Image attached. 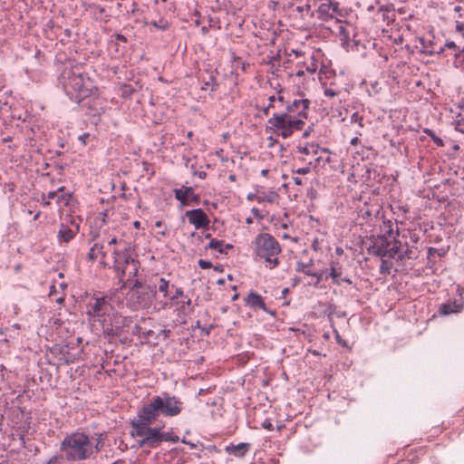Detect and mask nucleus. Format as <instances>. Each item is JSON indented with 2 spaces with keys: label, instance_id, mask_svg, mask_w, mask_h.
Segmentation results:
<instances>
[{
  "label": "nucleus",
  "instance_id": "7c9ffc66",
  "mask_svg": "<svg viewBox=\"0 0 464 464\" xmlns=\"http://www.w3.org/2000/svg\"><path fill=\"white\" fill-rule=\"evenodd\" d=\"M314 266V260L311 258L307 262L297 261L295 266V271L297 273L304 274L305 276H310L312 272V266Z\"/></svg>",
  "mask_w": 464,
  "mask_h": 464
},
{
  "label": "nucleus",
  "instance_id": "4468645a",
  "mask_svg": "<svg viewBox=\"0 0 464 464\" xmlns=\"http://www.w3.org/2000/svg\"><path fill=\"white\" fill-rule=\"evenodd\" d=\"M82 218L79 216L66 215L60 224L57 241L60 245L72 241L80 232Z\"/></svg>",
  "mask_w": 464,
  "mask_h": 464
},
{
  "label": "nucleus",
  "instance_id": "6e6d98bb",
  "mask_svg": "<svg viewBox=\"0 0 464 464\" xmlns=\"http://www.w3.org/2000/svg\"><path fill=\"white\" fill-rule=\"evenodd\" d=\"M198 264L201 269H208L212 267V263L209 260L199 259Z\"/></svg>",
  "mask_w": 464,
  "mask_h": 464
},
{
  "label": "nucleus",
  "instance_id": "6ab92c4d",
  "mask_svg": "<svg viewBox=\"0 0 464 464\" xmlns=\"http://www.w3.org/2000/svg\"><path fill=\"white\" fill-rule=\"evenodd\" d=\"M185 216L188 218V222L197 229L208 227L209 224V219L202 208L188 210Z\"/></svg>",
  "mask_w": 464,
  "mask_h": 464
},
{
  "label": "nucleus",
  "instance_id": "b1692460",
  "mask_svg": "<svg viewBox=\"0 0 464 464\" xmlns=\"http://www.w3.org/2000/svg\"><path fill=\"white\" fill-rule=\"evenodd\" d=\"M250 450V444L241 442L237 445H229L227 446L226 451L232 456L237 457V458H243L246 456V454Z\"/></svg>",
  "mask_w": 464,
  "mask_h": 464
},
{
  "label": "nucleus",
  "instance_id": "c03bdc74",
  "mask_svg": "<svg viewBox=\"0 0 464 464\" xmlns=\"http://www.w3.org/2000/svg\"><path fill=\"white\" fill-rule=\"evenodd\" d=\"M89 7L91 9H92V17L95 19V20H98L102 17V15L103 14V13L105 12V8L101 6V5H95V4H92L89 5Z\"/></svg>",
  "mask_w": 464,
  "mask_h": 464
},
{
  "label": "nucleus",
  "instance_id": "0eeeda50",
  "mask_svg": "<svg viewBox=\"0 0 464 464\" xmlns=\"http://www.w3.org/2000/svg\"><path fill=\"white\" fill-rule=\"evenodd\" d=\"M112 298L101 292L93 293L88 296L85 304V314L89 324L93 326H101L114 311Z\"/></svg>",
  "mask_w": 464,
  "mask_h": 464
},
{
  "label": "nucleus",
  "instance_id": "2f4dec72",
  "mask_svg": "<svg viewBox=\"0 0 464 464\" xmlns=\"http://www.w3.org/2000/svg\"><path fill=\"white\" fill-rule=\"evenodd\" d=\"M174 288L175 285H170L169 284V281L166 280L165 278L163 277H160L159 279V284H158V290L160 294H162L163 297L168 300L169 297V288Z\"/></svg>",
  "mask_w": 464,
  "mask_h": 464
},
{
  "label": "nucleus",
  "instance_id": "ea45409f",
  "mask_svg": "<svg viewBox=\"0 0 464 464\" xmlns=\"http://www.w3.org/2000/svg\"><path fill=\"white\" fill-rule=\"evenodd\" d=\"M325 270H318V271H315L314 270L312 272V275L310 276L315 278V281L312 284L314 286H318V285L324 280V279H328L329 277V275L328 276H324L325 275Z\"/></svg>",
  "mask_w": 464,
  "mask_h": 464
},
{
  "label": "nucleus",
  "instance_id": "a18cd8bd",
  "mask_svg": "<svg viewBox=\"0 0 464 464\" xmlns=\"http://www.w3.org/2000/svg\"><path fill=\"white\" fill-rule=\"evenodd\" d=\"M149 24L150 26H153L156 29L162 30V31H165V30L169 29V22L164 19H160L159 22L151 21V22H150Z\"/></svg>",
  "mask_w": 464,
  "mask_h": 464
},
{
  "label": "nucleus",
  "instance_id": "603ef678",
  "mask_svg": "<svg viewBox=\"0 0 464 464\" xmlns=\"http://www.w3.org/2000/svg\"><path fill=\"white\" fill-rule=\"evenodd\" d=\"M191 237H197V239L200 242H202L204 239H211V235L209 233L205 232H202L200 234L197 232H192Z\"/></svg>",
  "mask_w": 464,
  "mask_h": 464
},
{
  "label": "nucleus",
  "instance_id": "680f3d73",
  "mask_svg": "<svg viewBox=\"0 0 464 464\" xmlns=\"http://www.w3.org/2000/svg\"><path fill=\"white\" fill-rule=\"evenodd\" d=\"M298 70L295 72V75L297 77H303L305 73L304 68L300 65V63H297Z\"/></svg>",
  "mask_w": 464,
  "mask_h": 464
},
{
  "label": "nucleus",
  "instance_id": "f257e3e1",
  "mask_svg": "<svg viewBox=\"0 0 464 464\" xmlns=\"http://www.w3.org/2000/svg\"><path fill=\"white\" fill-rule=\"evenodd\" d=\"M311 104V100L304 92H297L288 100L285 109L272 113L266 121V131L285 140L292 137L295 131L304 129Z\"/></svg>",
  "mask_w": 464,
  "mask_h": 464
},
{
  "label": "nucleus",
  "instance_id": "bf43d9fd",
  "mask_svg": "<svg viewBox=\"0 0 464 464\" xmlns=\"http://www.w3.org/2000/svg\"><path fill=\"white\" fill-rule=\"evenodd\" d=\"M335 339L338 344L342 345L343 347H348L347 342L341 338L339 333L335 330Z\"/></svg>",
  "mask_w": 464,
  "mask_h": 464
},
{
  "label": "nucleus",
  "instance_id": "9d476101",
  "mask_svg": "<svg viewBox=\"0 0 464 464\" xmlns=\"http://www.w3.org/2000/svg\"><path fill=\"white\" fill-rule=\"evenodd\" d=\"M288 16L300 28H308L314 19V12L308 0H292L284 5Z\"/></svg>",
  "mask_w": 464,
  "mask_h": 464
},
{
  "label": "nucleus",
  "instance_id": "864d4df0",
  "mask_svg": "<svg viewBox=\"0 0 464 464\" xmlns=\"http://www.w3.org/2000/svg\"><path fill=\"white\" fill-rule=\"evenodd\" d=\"M280 56L277 55H267L266 59L264 60V63L267 65H271L275 63H277L279 61Z\"/></svg>",
  "mask_w": 464,
  "mask_h": 464
},
{
  "label": "nucleus",
  "instance_id": "69168bd1",
  "mask_svg": "<svg viewBox=\"0 0 464 464\" xmlns=\"http://www.w3.org/2000/svg\"><path fill=\"white\" fill-rule=\"evenodd\" d=\"M56 196H59V188L56 190L49 191L46 195L48 199H55Z\"/></svg>",
  "mask_w": 464,
  "mask_h": 464
},
{
  "label": "nucleus",
  "instance_id": "a19ab883",
  "mask_svg": "<svg viewBox=\"0 0 464 464\" xmlns=\"http://www.w3.org/2000/svg\"><path fill=\"white\" fill-rule=\"evenodd\" d=\"M174 195L176 199H178L182 206L189 205L186 191L183 190L182 188L174 189Z\"/></svg>",
  "mask_w": 464,
  "mask_h": 464
},
{
  "label": "nucleus",
  "instance_id": "aec40b11",
  "mask_svg": "<svg viewBox=\"0 0 464 464\" xmlns=\"http://www.w3.org/2000/svg\"><path fill=\"white\" fill-rule=\"evenodd\" d=\"M320 152H324V154H329V150L326 148H322L319 144L314 142H307L305 145H299L296 147V153L302 156H316Z\"/></svg>",
  "mask_w": 464,
  "mask_h": 464
},
{
  "label": "nucleus",
  "instance_id": "39448f33",
  "mask_svg": "<svg viewBox=\"0 0 464 464\" xmlns=\"http://www.w3.org/2000/svg\"><path fill=\"white\" fill-rule=\"evenodd\" d=\"M253 256L256 261L263 262L268 269L280 265L279 256L282 247L277 239L269 233H259L252 242Z\"/></svg>",
  "mask_w": 464,
  "mask_h": 464
},
{
  "label": "nucleus",
  "instance_id": "9b49d317",
  "mask_svg": "<svg viewBox=\"0 0 464 464\" xmlns=\"http://www.w3.org/2000/svg\"><path fill=\"white\" fill-rule=\"evenodd\" d=\"M127 285L130 287L128 302L134 309L148 307L152 301V297L156 295V291L153 288L143 285L138 279H132V282H128Z\"/></svg>",
  "mask_w": 464,
  "mask_h": 464
},
{
  "label": "nucleus",
  "instance_id": "423d86ee",
  "mask_svg": "<svg viewBox=\"0 0 464 464\" xmlns=\"http://www.w3.org/2000/svg\"><path fill=\"white\" fill-rule=\"evenodd\" d=\"M382 230V235L373 239L369 253L380 257L395 258L399 253V247L401 246V242L397 239L399 228L392 221L384 220Z\"/></svg>",
  "mask_w": 464,
  "mask_h": 464
},
{
  "label": "nucleus",
  "instance_id": "f8f14e48",
  "mask_svg": "<svg viewBox=\"0 0 464 464\" xmlns=\"http://www.w3.org/2000/svg\"><path fill=\"white\" fill-rule=\"evenodd\" d=\"M131 324V317L124 316L114 310L100 329L105 337L111 339L127 334Z\"/></svg>",
  "mask_w": 464,
  "mask_h": 464
},
{
  "label": "nucleus",
  "instance_id": "49530a36",
  "mask_svg": "<svg viewBox=\"0 0 464 464\" xmlns=\"http://www.w3.org/2000/svg\"><path fill=\"white\" fill-rule=\"evenodd\" d=\"M442 47H444V50L446 48L452 49L454 51L455 56H458L459 53L463 52V50H461L459 46H458L454 42L450 41L446 42L444 44H442Z\"/></svg>",
  "mask_w": 464,
  "mask_h": 464
},
{
  "label": "nucleus",
  "instance_id": "052dcab7",
  "mask_svg": "<svg viewBox=\"0 0 464 464\" xmlns=\"http://www.w3.org/2000/svg\"><path fill=\"white\" fill-rule=\"evenodd\" d=\"M113 37L118 42H121V43H124V44H126L128 42L127 37L125 35L120 34V33L114 34Z\"/></svg>",
  "mask_w": 464,
  "mask_h": 464
},
{
  "label": "nucleus",
  "instance_id": "a211bd4d",
  "mask_svg": "<svg viewBox=\"0 0 464 464\" xmlns=\"http://www.w3.org/2000/svg\"><path fill=\"white\" fill-rule=\"evenodd\" d=\"M230 54V75L235 79H237L241 74L246 72V68L249 63L242 59V57L237 55L236 52L229 50Z\"/></svg>",
  "mask_w": 464,
  "mask_h": 464
},
{
  "label": "nucleus",
  "instance_id": "6e6552de",
  "mask_svg": "<svg viewBox=\"0 0 464 464\" xmlns=\"http://www.w3.org/2000/svg\"><path fill=\"white\" fill-rule=\"evenodd\" d=\"M184 408L183 401L177 396L169 392L152 397L150 402L145 403L140 409L159 419L164 417H176L181 413Z\"/></svg>",
  "mask_w": 464,
  "mask_h": 464
},
{
  "label": "nucleus",
  "instance_id": "5fc2aeb1",
  "mask_svg": "<svg viewBox=\"0 0 464 464\" xmlns=\"http://www.w3.org/2000/svg\"><path fill=\"white\" fill-rule=\"evenodd\" d=\"M183 190L186 191L187 198L188 199V197L192 196L193 199L198 202V197L194 195V189L191 187H181Z\"/></svg>",
  "mask_w": 464,
  "mask_h": 464
},
{
  "label": "nucleus",
  "instance_id": "37998d69",
  "mask_svg": "<svg viewBox=\"0 0 464 464\" xmlns=\"http://www.w3.org/2000/svg\"><path fill=\"white\" fill-rule=\"evenodd\" d=\"M322 87L325 97L333 98L339 94V91L333 88L332 83L330 86H327L325 82H322Z\"/></svg>",
  "mask_w": 464,
  "mask_h": 464
},
{
  "label": "nucleus",
  "instance_id": "ddd939ff",
  "mask_svg": "<svg viewBox=\"0 0 464 464\" xmlns=\"http://www.w3.org/2000/svg\"><path fill=\"white\" fill-rule=\"evenodd\" d=\"M320 5L316 9L317 18L324 23L335 20L342 23V19L348 14L347 8L341 6L336 0H318Z\"/></svg>",
  "mask_w": 464,
  "mask_h": 464
},
{
  "label": "nucleus",
  "instance_id": "774afa93",
  "mask_svg": "<svg viewBox=\"0 0 464 464\" xmlns=\"http://www.w3.org/2000/svg\"><path fill=\"white\" fill-rule=\"evenodd\" d=\"M456 31L464 36V23H459L456 25Z\"/></svg>",
  "mask_w": 464,
  "mask_h": 464
},
{
  "label": "nucleus",
  "instance_id": "473e14b6",
  "mask_svg": "<svg viewBox=\"0 0 464 464\" xmlns=\"http://www.w3.org/2000/svg\"><path fill=\"white\" fill-rule=\"evenodd\" d=\"M72 198V194L69 192H65L64 187L59 188V196L55 197V201L58 205L68 206L69 202Z\"/></svg>",
  "mask_w": 464,
  "mask_h": 464
},
{
  "label": "nucleus",
  "instance_id": "393cba45",
  "mask_svg": "<svg viewBox=\"0 0 464 464\" xmlns=\"http://www.w3.org/2000/svg\"><path fill=\"white\" fill-rule=\"evenodd\" d=\"M121 2H119L117 4V6L119 9H122L124 11V14L127 17H130L134 15L138 11V3L136 0H121Z\"/></svg>",
  "mask_w": 464,
  "mask_h": 464
},
{
  "label": "nucleus",
  "instance_id": "c9c22d12",
  "mask_svg": "<svg viewBox=\"0 0 464 464\" xmlns=\"http://www.w3.org/2000/svg\"><path fill=\"white\" fill-rule=\"evenodd\" d=\"M214 249V250H218V252L219 254H224L226 253L225 250H224V241L223 240H218L217 238H211L209 243L208 244V246H205V249Z\"/></svg>",
  "mask_w": 464,
  "mask_h": 464
},
{
  "label": "nucleus",
  "instance_id": "1a4fd4ad",
  "mask_svg": "<svg viewBox=\"0 0 464 464\" xmlns=\"http://www.w3.org/2000/svg\"><path fill=\"white\" fill-rule=\"evenodd\" d=\"M112 255L113 265L111 267L120 282L122 283L121 288L126 287L128 282H132V279L138 276L140 263L132 256L130 247H126L123 250L114 249Z\"/></svg>",
  "mask_w": 464,
  "mask_h": 464
},
{
  "label": "nucleus",
  "instance_id": "5701e85b",
  "mask_svg": "<svg viewBox=\"0 0 464 464\" xmlns=\"http://www.w3.org/2000/svg\"><path fill=\"white\" fill-rule=\"evenodd\" d=\"M244 302L246 306L252 309H260L264 312H267L266 305L262 296L256 292H249L246 297L244 299Z\"/></svg>",
  "mask_w": 464,
  "mask_h": 464
},
{
  "label": "nucleus",
  "instance_id": "4c0bfd02",
  "mask_svg": "<svg viewBox=\"0 0 464 464\" xmlns=\"http://www.w3.org/2000/svg\"><path fill=\"white\" fill-rule=\"evenodd\" d=\"M275 91H276V104L280 103L283 106V109H285V104L288 100L285 98V89L278 83L276 87H275Z\"/></svg>",
  "mask_w": 464,
  "mask_h": 464
},
{
  "label": "nucleus",
  "instance_id": "dca6fc26",
  "mask_svg": "<svg viewBox=\"0 0 464 464\" xmlns=\"http://www.w3.org/2000/svg\"><path fill=\"white\" fill-rule=\"evenodd\" d=\"M340 25L338 26V38L341 42V45L343 48H349L352 46V43L353 42L355 44V40L352 39V36H355V28L354 26L350 23H339Z\"/></svg>",
  "mask_w": 464,
  "mask_h": 464
},
{
  "label": "nucleus",
  "instance_id": "7ed1b4c3",
  "mask_svg": "<svg viewBox=\"0 0 464 464\" xmlns=\"http://www.w3.org/2000/svg\"><path fill=\"white\" fill-rule=\"evenodd\" d=\"M60 451L66 461L80 462L91 459L99 448L94 445L93 438L78 430L66 434L60 443Z\"/></svg>",
  "mask_w": 464,
  "mask_h": 464
},
{
  "label": "nucleus",
  "instance_id": "bb28decb",
  "mask_svg": "<svg viewBox=\"0 0 464 464\" xmlns=\"http://www.w3.org/2000/svg\"><path fill=\"white\" fill-rule=\"evenodd\" d=\"M319 53H313L305 61H304L303 67L304 68L305 72L314 74L316 72L319 67Z\"/></svg>",
  "mask_w": 464,
  "mask_h": 464
},
{
  "label": "nucleus",
  "instance_id": "c85d7f7f",
  "mask_svg": "<svg viewBox=\"0 0 464 464\" xmlns=\"http://www.w3.org/2000/svg\"><path fill=\"white\" fill-rule=\"evenodd\" d=\"M267 101H268L267 105L264 106L261 110L263 115L266 116V117H271L272 113L274 111H282L280 109V106L278 104H276V92L274 94L270 95L267 98Z\"/></svg>",
  "mask_w": 464,
  "mask_h": 464
},
{
  "label": "nucleus",
  "instance_id": "f3484780",
  "mask_svg": "<svg viewBox=\"0 0 464 464\" xmlns=\"http://www.w3.org/2000/svg\"><path fill=\"white\" fill-rule=\"evenodd\" d=\"M105 256L104 245L100 242H94L89 249L87 259L91 262L99 261L100 266L103 268H111V266L105 261Z\"/></svg>",
  "mask_w": 464,
  "mask_h": 464
},
{
  "label": "nucleus",
  "instance_id": "412c9836",
  "mask_svg": "<svg viewBox=\"0 0 464 464\" xmlns=\"http://www.w3.org/2000/svg\"><path fill=\"white\" fill-rule=\"evenodd\" d=\"M207 76H201V90L202 91H209L210 93L215 92L218 89V82L217 80L218 72L215 71H207Z\"/></svg>",
  "mask_w": 464,
  "mask_h": 464
},
{
  "label": "nucleus",
  "instance_id": "e2e57ef3",
  "mask_svg": "<svg viewBox=\"0 0 464 464\" xmlns=\"http://www.w3.org/2000/svg\"><path fill=\"white\" fill-rule=\"evenodd\" d=\"M313 130H314V125H313V124H311V125H309V126L304 130V131L303 132L302 137H303V138H304V139H307V138L310 136V134H311V132H312Z\"/></svg>",
  "mask_w": 464,
  "mask_h": 464
},
{
  "label": "nucleus",
  "instance_id": "cd10ccee",
  "mask_svg": "<svg viewBox=\"0 0 464 464\" xmlns=\"http://www.w3.org/2000/svg\"><path fill=\"white\" fill-rule=\"evenodd\" d=\"M279 198V194L274 190L271 189L269 191H258V196H256V201L261 203H270L273 204L277 201Z\"/></svg>",
  "mask_w": 464,
  "mask_h": 464
},
{
  "label": "nucleus",
  "instance_id": "4d7b16f0",
  "mask_svg": "<svg viewBox=\"0 0 464 464\" xmlns=\"http://www.w3.org/2000/svg\"><path fill=\"white\" fill-rule=\"evenodd\" d=\"M279 67H280V63H279V61L277 63H275L273 64L270 65V69H269V72L273 74V75H276L278 76V73H279Z\"/></svg>",
  "mask_w": 464,
  "mask_h": 464
},
{
  "label": "nucleus",
  "instance_id": "8fccbe9b",
  "mask_svg": "<svg viewBox=\"0 0 464 464\" xmlns=\"http://www.w3.org/2000/svg\"><path fill=\"white\" fill-rule=\"evenodd\" d=\"M424 131L431 138L435 144H437L438 146L443 145L442 140L440 137L436 136L431 130L426 129Z\"/></svg>",
  "mask_w": 464,
  "mask_h": 464
},
{
  "label": "nucleus",
  "instance_id": "c756f323",
  "mask_svg": "<svg viewBox=\"0 0 464 464\" xmlns=\"http://www.w3.org/2000/svg\"><path fill=\"white\" fill-rule=\"evenodd\" d=\"M313 169L324 168L327 163L331 161V156L329 154H324V152H320L316 156H313Z\"/></svg>",
  "mask_w": 464,
  "mask_h": 464
},
{
  "label": "nucleus",
  "instance_id": "f704fd0d",
  "mask_svg": "<svg viewBox=\"0 0 464 464\" xmlns=\"http://www.w3.org/2000/svg\"><path fill=\"white\" fill-rule=\"evenodd\" d=\"M160 444L162 442L177 443L179 441V436L174 434L172 430L163 431L162 430H160Z\"/></svg>",
  "mask_w": 464,
  "mask_h": 464
},
{
  "label": "nucleus",
  "instance_id": "09e8293b",
  "mask_svg": "<svg viewBox=\"0 0 464 464\" xmlns=\"http://www.w3.org/2000/svg\"><path fill=\"white\" fill-rule=\"evenodd\" d=\"M379 10H380V12L382 13V19L384 21L387 20V23H389L390 21H392L393 19L394 14L392 11L385 9L383 6H381Z\"/></svg>",
  "mask_w": 464,
  "mask_h": 464
},
{
  "label": "nucleus",
  "instance_id": "79ce46f5",
  "mask_svg": "<svg viewBox=\"0 0 464 464\" xmlns=\"http://www.w3.org/2000/svg\"><path fill=\"white\" fill-rule=\"evenodd\" d=\"M312 165H313V161H312V160H309V161H307V163L304 166L297 168V169H294L292 170V172L294 174H299V175L308 174L311 171V169H313Z\"/></svg>",
  "mask_w": 464,
  "mask_h": 464
},
{
  "label": "nucleus",
  "instance_id": "de8ad7c7",
  "mask_svg": "<svg viewBox=\"0 0 464 464\" xmlns=\"http://www.w3.org/2000/svg\"><path fill=\"white\" fill-rule=\"evenodd\" d=\"M351 122L357 123L360 128L364 127L363 117L359 112H353L351 115Z\"/></svg>",
  "mask_w": 464,
  "mask_h": 464
},
{
  "label": "nucleus",
  "instance_id": "20e7f679",
  "mask_svg": "<svg viewBox=\"0 0 464 464\" xmlns=\"http://www.w3.org/2000/svg\"><path fill=\"white\" fill-rule=\"evenodd\" d=\"M158 419L140 409L137 416L131 420L130 435L132 438H138L140 447H148L154 449L160 445V430L163 426L151 427Z\"/></svg>",
  "mask_w": 464,
  "mask_h": 464
},
{
  "label": "nucleus",
  "instance_id": "2eb2a0df",
  "mask_svg": "<svg viewBox=\"0 0 464 464\" xmlns=\"http://www.w3.org/2000/svg\"><path fill=\"white\" fill-rule=\"evenodd\" d=\"M419 42L421 45L420 52L426 55L440 54L444 52V47L440 43V39L436 37L431 31L420 37Z\"/></svg>",
  "mask_w": 464,
  "mask_h": 464
},
{
  "label": "nucleus",
  "instance_id": "a878e982",
  "mask_svg": "<svg viewBox=\"0 0 464 464\" xmlns=\"http://www.w3.org/2000/svg\"><path fill=\"white\" fill-rule=\"evenodd\" d=\"M398 250L399 253L396 255V258L400 261H404L406 259H416L419 256L418 247L415 246H407L405 249H402L401 246Z\"/></svg>",
  "mask_w": 464,
  "mask_h": 464
},
{
  "label": "nucleus",
  "instance_id": "4be33fe9",
  "mask_svg": "<svg viewBox=\"0 0 464 464\" xmlns=\"http://www.w3.org/2000/svg\"><path fill=\"white\" fill-rule=\"evenodd\" d=\"M464 309V303L458 301H448L440 305L438 314L440 315H450L459 314Z\"/></svg>",
  "mask_w": 464,
  "mask_h": 464
},
{
  "label": "nucleus",
  "instance_id": "13d9d810",
  "mask_svg": "<svg viewBox=\"0 0 464 464\" xmlns=\"http://www.w3.org/2000/svg\"><path fill=\"white\" fill-rule=\"evenodd\" d=\"M90 133L89 132H84L82 134H81L79 137H78V140L82 144V145H87V140L88 139L90 138Z\"/></svg>",
  "mask_w": 464,
  "mask_h": 464
},
{
  "label": "nucleus",
  "instance_id": "3c124183",
  "mask_svg": "<svg viewBox=\"0 0 464 464\" xmlns=\"http://www.w3.org/2000/svg\"><path fill=\"white\" fill-rule=\"evenodd\" d=\"M143 171L150 177L154 176L155 170L153 166L148 161H142Z\"/></svg>",
  "mask_w": 464,
  "mask_h": 464
},
{
  "label": "nucleus",
  "instance_id": "72a5a7b5",
  "mask_svg": "<svg viewBox=\"0 0 464 464\" xmlns=\"http://www.w3.org/2000/svg\"><path fill=\"white\" fill-rule=\"evenodd\" d=\"M174 288H175L174 295H169L168 300H165L164 302L161 301L160 303L161 305V308H167L168 306L171 305L176 299H178L179 297H183V295H184L183 289L181 287H174Z\"/></svg>",
  "mask_w": 464,
  "mask_h": 464
},
{
  "label": "nucleus",
  "instance_id": "338daca9",
  "mask_svg": "<svg viewBox=\"0 0 464 464\" xmlns=\"http://www.w3.org/2000/svg\"><path fill=\"white\" fill-rule=\"evenodd\" d=\"M410 239L412 243L417 244L420 240V237L417 233L410 232Z\"/></svg>",
  "mask_w": 464,
  "mask_h": 464
},
{
  "label": "nucleus",
  "instance_id": "58836bf2",
  "mask_svg": "<svg viewBox=\"0 0 464 464\" xmlns=\"http://www.w3.org/2000/svg\"><path fill=\"white\" fill-rule=\"evenodd\" d=\"M339 276H342V266H340L339 262L332 261L330 263L329 276L332 278H335L338 277Z\"/></svg>",
  "mask_w": 464,
  "mask_h": 464
},
{
  "label": "nucleus",
  "instance_id": "f03ea898",
  "mask_svg": "<svg viewBox=\"0 0 464 464\" xmlns=\"http://www.w3.org/2000/svg\"><path fill=\"white\" fill-rule=\"evenodd\" d=\"M61 82L66 95L74 102L88 106L87 114L95 116L100 114V108L96 107L98 89L92 80L81 66L75 65L65 69L61 75Z\"/></svg>",
  "mask_w": 464,
  "mask_h": 464
},
{
  "label": "nucleus",
  "instance_id": "0e129e2a",
  "mask_svg": "<svg viewBox=\"0 0 464 464\" xmlns=\"http://www.w3.org/2000/svg\"><path fill=\"white\" fill-rule=\"evenodd\" d=\"M455 129L457 131L464 133V121H458L456 122Z\"/></svg>",
  "mask_w": 464,
  "mask_h": 464
},
{
  "label": "nucleus",
  "instance_id": "e433bc0d",
  "mask_svg": "<svg viewBox=\"0 0 464 464\" xmlns=\"http://www.w3.org/2000/svg\"><path fill=\"white\" fill-rule=\"evenodd\" d=\"M382 262L380 266V273L382 275H389L391 273L392 268L393 267V263L389 257H381Z\"/></svg>",
  "mask_w": 464,
  "mask_h": 464
}]
</instances>
